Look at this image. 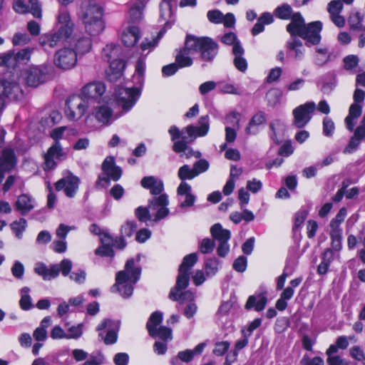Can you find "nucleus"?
Masks as SVG:
<instances>
[{"label": "nucleus", "mask_w": 365, "mask_h": 365, "mask_svg": "<svg viewBox=\"0 0 365 365\" xmlns=\"http://www.w3.org/2000/svg\"><path fill=\"white\" fill-rule=\"evenodd\" d=\"M199 126L189 125L182 130L172 125L168 130L172 141L174 142L173 150L177 153L187 149V144L192 143L197 137H202L207 134L210 129V118L207 115L201 116L198 120Z\"/></svg>", "instance_id": "1"}, {"label": "nucleus", "mask_w": 365, "mask_h": 365, "mask_svg": "<svg viewBox=\"0 0 365 365\" xmlns=\"http://www.w3.org/2000/svg\"><path fill=\"white\" fill-rule=\"evenodd\" d=\"M323 24L320 21L305 24L300 13H294L292 21L287 26L289 34H294L305 41L307 47L318 45L322 39L321 31Z\"/></svg>", "instance_id": "2"}, {"label": "nucleus", "mask_w": 365, "mask_h": 365, "mask_svg": "<svg viewBox=\"0 0 365 365\" xmlns=\"http://www.w3.org/2000/svg\"><path fill=\"white\" fill-rule=\"evenodd\" d=\"M140 183L144 188L150 190L152 195H155L148 201V207L157 210L153 221L158 222L168 216L170 212L167 207L169 200L166 194H161L163 190V181L154 176H148L144 177Z\"/></svg>", "instance_id": "3"}, {"label": "nucleus", "mask_w": 365, "mask_h": 365, "mask_svg": "<svg viewBox=\"0 0 365 365\" xmlns=\"http://www.w3.org/2000/svg\"><path fill=\"white\" fill-rule=\"evenodd\" d=\"M73 26L69 14L66 11H61L58 16L56 30L41 35L38 39L39 44L45 51L55 48L71 37Z\"/></svg>", "instance_id": "4"}, {"label": "nucleus", "mask_w": 365, "mask_h": 365, "mask_svg": "<svg viewBox=\"0 0 365 365\" xmlns=\"http://www.w3.org/2000/svg\"><path fill=\"white\" fill-rule=\"evenodd\" d=\"M140 273V268L134 267L133 259H128L125 269L117 272L115 283L111 287L110 291L118 292L124 298L130 297L133 294V284L139 279Z\"/></svg>", "instance_id": "5"}, {"label": "nucleus", "mask_w": 365, "mask_h": 365, "mask_svg": "<svg viewBox=\"0 0 365 365\" xmlns=\"http://www.w3.org/2000/svg\"><path fill=\"white\" fill-rule=\"evenodd\" d=\"M66 127L62 126L53 129L51 133V137L55 140L53 144L44 154L43 170L50 171L56 168L57 160H63L66 158V153L63 150L59 140L62 138Z\"/></svg>", "instance_id": "6"}, {"label": "nucleus", "mask_w": 365, "mask_h": 365, "mask_svg": "<svg viewBox=\"0 0 365 365\" xmlns=\"http://www.w3.org/2000/svg\"><path fill=\"white\" fill-rule=\"evenodd\" d=\"M186 48L199 53L200 58L205 61H212L217 54L218 45L208 37H196L188 35L186 38Z\"/></svg>", "instance_id": "7"}, {"label": "nucleus", "mask_w": 365, "mask_h": 365, "mask_svg": "<svg viewBox=\"0 0 365 365\" xmlns=\"http://www.w3.org/2000/svg\"><path fill=\"white\" fill-rule=\"evenodd\" d=\"M81 19L86 32L91 36L98 35L104 29L103 9L99 5L89 4L83 8Z\"/></svg>", "instance_id": "8"}, {"label": "nucleus", "mask_w": 365, "mask_h": 365, "mask_svg": "<svg viewBox=\"0 0 365 365\" xmlns=\"http://www.w3.org/2000/svg\"><path fill=\"white\" fill-rule=\"evenodd\" d=\"M52 70V66L46 64L31 66L23 71L22 77L28 86L36 88L48 81Z\"/></svg>", "instance_id": "9"}, {"label": "nucleus", "mask_w": 365, "mask_h": 365, "mask_svg": "<svg viewBox=\"0 0 365 365\" xmlns=\"http://www.w3.org/2000/svg\"><path fill=\"white\" fill-rule=\"evenodd\" d=\"M72 266V262L68 259H63L59 264H52L49 268L44 263L38 262L36 264L34 272L48 281L56 278L60 272L65 277L68 276Z\"/></svg>", "instance_id": "10"}, {"label": "nucleus", "mask_w": 365, "mask_h": 365, "mask_svg": "<svg viewBox=\"0 0 365 365\" xmlns=\"http://www.w3.org/2000/svg\"><path fill=\"white\" fill-rule=\"evenodd\" d=\"M120 322L110 319H103L96 327L99 331L98 336L106 345L113 344L117 341Z\"/></svg>", "instance_id": "11"}, {"label": "nucleus", "mask_w": 365, "mask_h": 365, "mask_svg": "<svg viewBox=\"0 0 365 365\" xmlns=\"http://www.w3.org/2000/svg\"><path fill=\"white\" fill-rule=\"evenodd\" d=\"M88 106V103L83 97L73 95L66 101V115L70 120H76L84 115Z\"/></svg>", "instance_id": "12"}, {"label": "nucleus", "mask_w": 365, "mask_h": 365, "mask_svg": "<svg viewBox=\"0 0 365 365\" xmlns=\"http://www.w3.org/2000/svg\"><path fill=\"white\" fill-rule=\"evenodd\" d=\"M140 90L138 88H125L118 86L115 92L118 103L125 111H128L137 102L140 96Z\"/></svg>", "instance_id": "13"}, {"label": "nucleus", "mask_w": 365, "mask_h": 365, "mask_svg": "<svg viewBox=\"0 0 365 365\" xmlns=\"http://www.w3.org/2000/svg\"><path fill=\"white\" fill-rule=\"evenodd\" d=\"M315 109L316 104L313 101L307 102L295 108L292 111L294 117L292 125L297 128H304L312 119Z\"/></svg>", "instance_id": "14"}, {"label": "nucleus", "mask_w": 365, "mask_h": 365, "mask_svg": "<svg viewBox=\"0 0 365 365\" xmlns=\"http://www.w3.org/2000/svg\"><path fill=\"white\" fill-rule=\"evenodd\" d=\"M54 64L63 70L73 68L77 63L76 52L69 48H63L58 50L53 58Z\"/></svg>", "instance_id": "15"}, {"label": "nucleus", "mask_w": 365, "mask_h": 365, "mask_svg": "<svg viewBox=\"0 0 365 365\" xmlns=\"http://www.w3.org/2000/svg\"><path fill=\"white\" fill-rule=\"evenodd\" d=\"M80 182V179L73 175L71 172H68L61 179L55 184L56 190L60 191L64 190L66 195L68 197L75 196Z\"/></svg>", "instance_id": "16"}, {"label": "nucleus", "mask_w": 365, "mask_h": 365, "mask_svg": "<svg viewBox=\"0 0 365 365\" xmlns=\"http://www.w3.org/2000/svg\"><path fill=\"white\" fill-rule=\"evenodd\" d=\"M105 91L106 86L103 83L92 82L86 84L82 88L81 96L89 104L91 101L99 102Z\"/></svg>", "instance_id": "17"}, {"label": "nucleus", "mask_w": 365, "mask_h": 365, "mask_svg": "<svg viewBox=\"0 0 365 365\" xmlns=\"http://www.w3.org/2000/svg\"><path fill=\"white\" fill-rule=\"evenodd\" d=\"M0 96L12 101H19L24 97V92L19 83L14 81H0Z\"/></svg>", "instance_id": "18"}, {"label": "nucleus", "mask_w": 365, "mask_h": 365, "mask_svg": "<svg viewBox=\"0 0 365 365\" xmlns=\"http://www.w3.org/2000/svg\"><path fill=\"white\" fill-rule=\"evenodd\" d=\"M102 170L106 176H99L100 181L108 182L109 178L117 181L122 175V170L118 166H115L114 158L111 156H108L104 160L102 164Z\"/></svg>", "instance_id": "19"}, {"label": "nucleus", "mask_w": 365, "mask_h": 365, "mask_svg": "<svg viewBox=\"0 0 365 365\" xmlns=\"http://www.w3.org/2000/svg\"><path fill=\"white\" fill-rule=\"evenodd\" d=\"M177 194L180 197V207L185 209L192 207L195 201V196L192 193L191 186L186 182H181L177 189Z\"/></svg>", "instance_id": "20"}, {"label": "nucleus", "mask_w": 365, "mask_h": 365, "mask_svg": "<svg viewBox=\"0 0 365 365\" xmlns=\"http://www.w3.org/2000/svg\"><path fill=\"white\" fill-rule=\"evenodd\" d=\"M286 48L289 53H293L295 60H302L305 53V48L302 41L294 34H290L289 39L286 43Z\"/></svg>", "instance_id": "21"}, {"label": "nucleus", "mask_w": 365, "mask_h": 365, "mask_svg": "<svg viewBox=\"0 0 365 365\" xmlns=\"http://www.w3.org/2000/svg\"><path fill=\"white\" fill-rule=\"evenodd\" d=\"M190 272L182 271L178 269V275L176 279V284L173 287L169 294V298L173 301H176L179 297L178 292L186 289L189 285Z\"/></svg>", "instance_id": "22"}, {"label": "nucleus", "mask_w": 365, "mask_h": 365, "mask_svg": "<svg viewBox=\"0 0 365 365\" xmlns=\"http://www.w3.org/2000/svg\"><path fill=\"white\" fill-rule=\"evenodd\" d=\"M16 163L14 151L10 148L2 150L0 155V171H9Z\"/></svg>", "instance_id": "23"}, {"label": "nucleus", "mask_w": 365, "mask_h": 365, "mask_svg": "<svg viewBox=\"0 0 365 365\" xmlns=\"http://www.w3.org/2000/svg\"><path fill=\"white\" fill-rule=\"evenodd\" d=\"M140 38V32L138 27L130 26L125 29L121 36L123 43L128 47L133 46Z\"/></svg>", "instance_id": "24"}, {"label": "nucleus", "mask_w": 365, "mask_h": 365, "mask_svg": "<svg viewBox=\"0 0 365 365\" xmlns=\"http://www.w3.org/2000/svg\"><path fill=\"white\" fill-rule=\"evenodd\" d=\"M125 63L123 60H115L110 62L109 68L106 70V76L108 81L115 82L123 75Z\"/></svg>", "instance_id": "25"}, {"label": "nucleus", "mask_w": 365, "mask_h": 365, "mask_svg": "<svg viewBox=\"0 0 365 365\" xmlns=\"http://www.w3.org/2000/svg\"><path fill=\"white\" fill-rule=\"evenodd\" d=\"M34 200L31 196L23 194L18 197L15 207L22 215H26L34 208Z\"/></svg>", "instance_id": "26"}, {"label": "nucleus", "mask_w": 365, "mask_h": 365, "mask_svg": "<svg viewBox=\"0 0 365 365\" xmlns=\"http://www.w3.org/2000/svg\"><path fill=\"white\" fill-rule=\"evenodd\" d=\"M176 51L175 63L180 68L188 67L192 64V59L190 56L194 53L195 51L186 48V41L185 42V46Z\"/></svg>", "instance_id": "27"}, {"label": "nucleus", "mask_w": 365, "mask_h": 365, "mask_svg": "<svg viewBox=\"0 0 365 365\" xmlns=\"http://www.w3.org/2000/svg\"><path fill=\"white\" fill-rule=\"evenodd\" d=\"M120 46L114 43L107 44L102 51V58L109 63L115 60H121L120 58Z\"/></svg>", "instance_id": "28"}, {"label": "nucleus", "mask_w": 365, "mask_h": 365, "mask_svg": "<svg viewBox=\"0 0 365 365\" xmlns=\"http://www.w3.org/2000/svg\"><path fill=\"white\" fill-rule=\"evenodd\" d=\"M93 115L98 122L104 125H109L113 121V110L106 106H100L95 108Z\"/></svg>", "instance_id": "29"}, {"label": "nucleus", "mask_w": 365, "mask_h": 365, "mask_svg": "<svg viewBox=\"0 0 365 365\" xmlns=\"http://www.w3.org/2000/svg\"><path fill=\"white\" fill-rule=\"evenodd\" d=\"M31 51L29 48H24L19 51L18 53H8L6 54L0 56V64H8L10 59L14 58L16 61H27L31 56Z\"/></svg>", "instance_id": "30"}, {"label": "nucleus", "mask_w": 365, "mask_h": 365, "mask_svg": "<svg viewBox=\"0 0 365 365\" xmlns=\"http://www.w3.org/2000/svg\"><path fill=\"white\" fill-rule=\"evenodd\" d=\"M364 139V130L360 128H356L353 136L350 138V140L347 146L344 149L343 153L344 154H350L354 153L357 150L361 142Z\"/></svg>", "instance_id": "31"}, {"label": "nucleus", "mask_w": 365, "mask_h": 365, "mask_svg": "<svg viewBox=\"0 0 365 365\" xmlns=\"http://www.w3.org/2000/svg\"><path fill=\"white\" fill-rule=\"evenodd\" d=\"M267 299L264 294L260 293L257 295H251L249 297L245 309H250L255 308L257 312L263 310L267 304Z\"/></svg>", "instance_id": "32"}, {"label": "nucleus", "mask_w": 365, "mask_h": 365, "mask_svg": "<svg viewBox=\"0 0 365 365\" xmlns=\"http://www.w3.org/2000/svg\"><path fill=\"white\" fill-rule=\"evenodd\" d=\"M232 53L235 55L234 64L235 66L240 71L244 72L247 70V63L245 58L244 49L240 43H236L232 47Z\"/></svg>", "instance_id": "33"}, {"label": "nucleus", "mask_w": 365, "mask_h": 365, "mask_svg": "<svg viewBox=\"0 0 365 365\" xmlns=\"http://www.w3.org/2000/svg\"><path fill=\"white\" fill-rule=\"evenodd\" d=\"M210 234L213 238L212 240H216L218 243L229 241L231 237L230 231L222 228L220 223H216L211 227Z\"/></svg>", "instance_id": "34"}, {"label": "nucleus", "mask_w": 365, "mask_h": 365, "mask_svg": "<svg viewBox=\"0 0 365 365\" xmlns=\"http://www.w3.org/2000/svg\"><path fill=\"white\" fill-rule=\"evenodd\" d=\"M147 3L137 1L133 6H131L129 16L130 21L135 24L140 22L143 19V11Z\"/></svg>", "instance_id": "35"}, {"label": "nucleus", "mask_w": 365, "mask_h": 365, "mask_svg": "<svg viewBox=\"0 0 365 365\" xmlns=\"http://www.w3.org/2000/svg\"><path fill=\"white\" fill-rule=\"evenodd\" d=\"M163 321V313L160 312H153L147 324H146V328L148 329V331L149 333L150 336H154L155 329L161 324Z\"/></svg>", "instance_id": "36"}, {"label": "nucleus", "mask_w": 365, "mask_h": 365, "mask_svg": "<svg viewBox=\"0 0 365 365\" xmlns=\"http://www.w3.org/2000/svg\"><path fill=\"white\" fill-rule=\"evenodd\" d=\"M192 352L191 349L179 351L177 356L170 359L171 365H182V362L189 363L193 359Z\"/></svg>", "instance_id": "37"}, {"label": "nucleus", "mask_w": 365, "mask_h": 365, "mask_svg": "<svg viewBox=\"0 0 365 365\" xmlns=\"http://www.w3.org/2000/svg\"><path fill=\"white\" fill-rule=\"evenodd\" d=\"M266 120L265 113L262 111H259L252 118L251 120L249 123L248 126L246 128V133L249 135L257 133V130H252V127L255 125H259L264 123Z\"/></svg>", "instance_id": "38"}, {"label": "nucleus", "mask_w": 365, "mask_h": 365, "mask_svg": "<svg viewBox=\"0 0 365 365\" xmlns=\"http://www.w3.org/2000/svg\"><path fill=\"white\" fill-rule=\"evenodd\" d=\"M27 222L24 218L14 221L10 227L18 239H21L24 232L26 230Z\"/></svg>", "instance_id": "39"}, {"label": "nucleus", "mask_w": 365, "mask_h": 365, "mask_svg": "<svg viewBox=\"0 0 365 365\" xmlns=\"http://www.w3.org/2000/svg\"><path fill=\"white\" fill-rule=\"evenodd\" d=\"M30 289L27 287H23L21 292V299L19 301L20 307L24 310H29L32 307L31 298L29 294Z\"/></svg>", "instance_id": "40"}, {"label": "nucleus", "mask_w": 365, "mask_h": 365, "mask_svg": "<svg viewBox=\"0 0 365 365\" xmlns=\"http://www.w3.org/2000/svg\"><path fill=\"white\" fill-rule=\"evenodd\" d=\"M197 255L196 253H191L186 255L179 267V269L189 272L190 269L195 265L197 261Z\"/></svg>", "instance_id": "41"}, {"label": "nucleus", "mask_w": 365, "mask_h": 365, "mask_svg": "<svg viewBox=\"0 0 365 365\" xmlns=\"http://www.w3.org/2000/svg\"><path fill=\"white\" fill-rule=\"evenodd\" d=\"M282 96V92L279 89H270L266 94L268 105L270 106H274L277 105L279 103Z\"/></svg>", "instance_id": "42"}, {"label": "nucleus", "mask_w": 365, "mask_h": 365, "mask_svg": "<svg viewBox=\"0 0 365 365\" xmlns=\"http://www.w3.org/2000/svg\"><path fill=\"white\" fill-rule=\"evenodd\" d=\"M178 176L182 182H185V180H192L196 177L193 168H191L189 165L181 166L178 170Z\"/></svg>", "instance_id": "43"}, {"label": "nucleus", "mask_w": 365, "mask_h": 365, "mask_svg": "<svg viewBox=\"0 0 365 365\" xmlns=\"http://www.w3.org/2000/svg\"><path fill=\"white\" fill-rule=\"evenodd\" d=\"M276 16L281 19H289L292 18V9L289 4H283L275 9Z\"/></svg>", "instance_id": "44"}, {"label": "nucleus", "mask_w": 365, "mask_h": 365, "mask_svg": "<svg viewBox=\"0 0 365 365\" xmlns=\"http://www.w3.org/2000/svg\"><path fill=\"white\" fill-rule=\"evenodd\" d=\"M172 5L170 4L169 1H165L163 0L160 5V16L165 21H167L166 24H168L170 19L172 17Z\"/></svg>", "instance_id": "45"}, {"label": "nucleus", "mask_w": 365, "mask_h": 365, "mask_svg": "<svg viewBox=\"0 0 365 365\" xmlns=\"http://www.w3.org/2000/svg\"><path fill=\"white\" fill-rule=\"evenodd\" d=\"M165 29H161L157 37L155 38H153L152 40H149L148 38H145L140 44V48L143 51H145L146 50H149V49H151V48H153L154 47L156 46V45L158 44V41L163 37L164 33H165Z\"/></svg>", "instance_id": "46"}, {"label": "nucleus", "mask_w": 365, "mask_h": 365, "mask_svg": "<svg viewBox=\"0 0 365 365\" xmlns=\"http://www.w3.org/2000/svg\"><path fill=\"white\" fill-rule=\"evenodd\" d=\"M317 55L315 58V63L318 66H324L330 58L328 54V49L327 48H319L316 49Z\"/></svg>", "instance_id": "47"}, {"label": "nucleus", "mask_w": 365, "mask_h": 365, "mask_svg": "<svg viewBox=\"0 0 365 365\" xmlns=\"http://www.w3.org/2000/svg\"><path fill=\"white\" fill-rule=\"evenodd\" d=\"M76 48L79 53L84 54L91 48V41L89 38H79L76 43Z\"/></svg>", "instance_id": "48"}, {"label": "nucleus", "mask_w": 365, "mask_h": 365, "mask_svg": "<svg viewBox=\"0 0 365 365\" xmlns=\"http://www.w3.org/2000/svg\"><path fill=\"white\" fill-rule=\"evenodd\" d=\"M154 334V336H151L153 338L159 337L165 341L172 339V330L165 326L157 327Z\"/></svg>", "instance_id": "49"}, {"label": "nucleus", "mask_w": 365, "mask_h": 365, "mask_svg": "<svg viewBox=\"0 0 365 365\" xmlns=\"http://www.w3.org/2000/svg\"><path fill=\"white\" fill-rule=\"evenodd\" d=\"M215 247L214 240L210 238H204L200 243L199 249L202 254L211 253Z\"/></svg>", "instance_id": "50"}, {"label": "nucleus", "mask_w": 365, "mask_h": 365, "mask_svg": "<svg viewBox=\"0 0 365 365\" xmlns=\"http://www.w3.org/2000/svg\"><path fill=\"white\" fill-rule=\"evenodd\" d=\"M323 134L327 137H331L335 130L334 121L329 117L323 119Z\"/></svg>", "instance_id": "51"}, {"label": "nucleus", "mask_w": 365, "mask_h": 365, "mask_svg": "<svg viewBox=\"0 0 365 365\" xmlns=\"http://www.w3.org/2000/svg\"><path fill=\"white\" fill-rule=\"evenodd\" d=\"M28 12L37 19L41 18V8L38 0H29L28 4Z\"/></svg>", "instance_id": "52"}, {"label": "nucleus", "mask_w": 365, "mask_h": 365, "mask_svg": "<svg viewBox=\"0 0 365 365\" xmlns=\"http://www.w3.org/2000/svg\"><path fill=\"white\" fill-rule=\"evenodd\" d=\"M210 164L205 159H200L193 165V170L196 177L200 174L205 173L209 168Z\"/></svg>", "instance_id": "53"}, {"label": "nucleus", "mask_w": 365, "mask_h": 365, "mask_svg": "<svg viewBox=\"0 0 365 365\" xmlns=\"http://www.w3.org/2000/svg\"><path fill=\"white\" fill-rule=\"evenodd\" d=\"M135 216L138 220L142 222H146L148 220H151V216L148 208L142 206L138 207L135 210Z\"/></svg>", "instance_id": "54"}, {"label": "nucleus", "mask_w": 365, "mask_h": 365, "mask_svg": "<svg viewBox=\"0 0 365 365\" xmlns=\"http://www.w3.org/2000/svg\"><path fill=\"white\" fill-rule=\"evenodd\" d=\"M136 229V224L134 222L128 221L121 227L120 236L122 237L132 236L133 231Z\"/></svg>", "instance_id": "55"}, {"label": "nucleus", "mask_w": 365, "mask_h": 365, "mask_svg": "<svg viewBox=\"0 0 365 365\" xmlns=\"http://www.w3.org/2000/svg\"><path fill=\"white\" fill-rule=\"evenodd\" d=\"M205 267L207 275H214L218 269V260L216 258L208 259Z\"/></svg>", "instance_id": "56"}, {"label": "nucleus", "mask_w": 365, "mask_h": 365, "mask_svg": "<svg viewBox=\"0 0 365 365\" xmlns=\"http://www.w3.org/2000/svg\"><path fill=\"white\" fill-rule=\"evenodd\" d=\"M178 297L179 298L176 301H179L180 304L194 302L195 295L190 290L178 292Z\"/></svg>", "instance_id": "57"}, {"label": "nucleus", "mask_w": 365, "mask_h": 365, "mask_svg": "<svg viewBox=\"0 0 365 365\" xmlns=\"http://www.w3.org/2000/svg\"><path fill=\"white\" fill-rule=\"evenodd\" d=\"M247 257L241 255L238 257L233 263V268L239 272H244L247 269Z\"/></svg>", "instance_id": "58"}, {"label": "nucleus", "mask_w": 365, "mask_h": 365, "mask_svg": "<svg viewBox=\"0 0 365 365\" xmlns=\"http://www.w3.org/2000/svg\"><path fill=\"white\" fill-rule=\"evenodd\" d=\"M362 19L363 18L361 16L359 13H356L351 16L349 19L351 29L365 31V27L364 28L361 25Z\"/></svg>", "instance_id": "59"}, {"label": "nucleus", "mask_w": 365, "mask_h": 365, "mask_svg": "<svg viewBox=\"0 0 365 365\" xmlns=\"http://www.w3.org/2000/svg\"><path fill=\"white\" fill-rule=\"evenodd\" d=\"M344 68L352 71L359 63V58L355 55H349L344 58Z\"/></svg>", "instance_id": "60"}, {"label": "nucleus", "mask_w": 365, "mask_h": 365, "mask_svg": "<svg viewBox=\"0 0 365 365\" xmlns=\"http://www.w3.org/2000/svg\"><path fill=\"white\" fill-rule=\"evenodd\" d=\"M327 9L330 15L340 14L343 9V4L341 0H333L329 3Z\"/></svg>", "instance_id": "61"}, {"label": "nucleus", "mask_w": 365, "mask_h": 365, "mask_svg": "<svg viewBox=\"0 0 365 365\" xmlns=\"http://www.w3.org/2000/svg\"><path fill=\"white\" fill-rule=\"evenodd\" d=\"M83 334L82 324L77 326H72L68 328V333H66V339H78Z\"/></svg>", "instance_id": "62"}, {"label": "nucleus", "mask_w": 365, "mask_h": 365, "mask_svg": "<svg viewBox=\"0 0 365 365\" xmlns=\"http://www.w3.org/2000/svg\"><path fill=\"white\" fill-rule=\"evenodd\" d=\"M230 346V344L227 341L217 342L213 349V354L216 356H222L227 351Z\"/></svg>", "instance_id": "63"}, {"label": "nucleus", "mask_w": 365, "mask_h": 365, "mask_svg": "<svg viewBox=\"0 0 365 365\" xmlns=\"http://www.w3.org/2000/svg\"><path fill=\"white\" fill-rule=\"evenodd\" d=\"M346 215V210L342 207L339 210L336 217L333 218L330 222V227H340V224L344 220Z\"/></svg>", "instance_id": "64"}]
</instances>
